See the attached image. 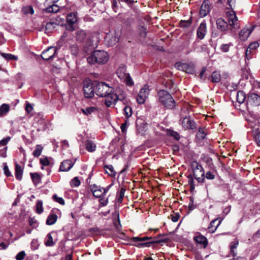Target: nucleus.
<instances>
[{
	"label": "nucleus",
	"mask_w": 260,
	"mask_h": 260,
	"mask_svg": "<svg viewBox=\"0 0 260 260\" xmlns=\"http://www.w3.org/2000/svg\"><path fill=\"white\" fill-rule=\"evenodd\" d=\"M95 93L101 98H104V104L107 107L115 106L117 102L124 99L125 94L122 93L119 95L114 92V88L105 82H98L95 83Z\"/></svg>",
	"instance_id": "f257e3e1"
},
{
	"label": "nucleus",
	"mask_w": 260,
	"mask_h": 260,
	"mask_svg": "<svg viewBox=\"0 0 260 260\" xmlns=\"http://www.w3.org/2000/svg\"><path fill=\"white\" fill-rule=\"evenodd\" d=\"M109 59L108 53L104 51L97 50H95L87 58V62L93 64L98 63L99 64H104L106 63Z\"/></svg>",
	"instance_id": "f03ea898"
},
{
	"label": "nucleus",
	"mask_w": 260,
	"mask_h": 260,
	"mask_svg": "<svg viewBox=\"0 0 260 260\" xmlns=\"http://www.w3.org/2000/svg\"><path fill=\"white\" fill-rule=\"evenodd\" d=\"M159 102L168 109H172L176 106L175 101L167 91L160 90L157 92Z\"/></svg>",
	"instance_id": "7ed1b4c3"
},
{
	"label": "nucleus",
	"mask_w": 260,
	"mask_h": 260,
	"mask_svg": "<svg viewBox=\"0 0 260 260\" xmlns=\"http://www.w3.org/2000/svg\"><path fill=\"white\" fill-rule=\"evenodd\" d=\"M191 167L193 171V175L199 182H202L204 180L205 173L202 166L196 161H193L191 164Z\"/></svg>",
	"instance_id": "20e7f679"
},
{
	"label": "nucleus",
	"mask_w": 260,
	"mask_h": 260,
	"mask_svg": "<svg viewBox=\"0 0 260 260\" xmlns=\"http://www.w3.org/2000/svg\"><path fill=\"white\" fill-rule=\"evenodd\" d=\"M226 17L231 30H236L239 28L238 19L236 13L233 10H229L226 12Z\"/></svg>",
	"instance_id": "39448f33"
},
{
	"label": "nucleus",
	"mask_w": 260,
	"mask_h": 260,
	"mask_svg": "<svg viewBox=\"0 0 260 260\" xmlns=\"http://www.w3.org/2000/svg\"><path fill=\"white\" fill-rule=\"evenodd\" d=\"M175 67L178 70L185 72L186 73L192 74L194 73V66L192 63L177 62Z\"/></svg>",
	"instance_id": "423d86ee"
},
{
	"label": "nucleus",
	"mask_w": 260,
	"mask_h": 260,
	"mask_svg": "<svg viewBox=\"0 0 260 260\" xmlns=\"http://www.w3.org/2000/svg\"><path fill=\"white\" fill-rule=\"evenodd\" d=\"M149 94V89L148 85H144L139 91L137 101L139 104H143L145 103Z\"/></svg>",
	"instance_id": "0eeeda50"
},
{
	"label": "nucleus",
	"mask_w": 260,
	"mask_h": 260,
	"mask_svg": "<svg viewBox=\"0 0 260 260\" xmlns=\"http://www.w3.org/2000/svg\"><path fill=\"white\" fill-rule=\"evenodd\" d=\"M83 91L86 98H91L95 93V85L90 83H84L83 86Z\"/></svg>",
	"instance_id": "6e6552de"
},
{
	"label": "nucleus",
	"mask_w": 260,
	"mask_h": 260,
	"mask_svg": "<svg viewBox=\"0 0 260 260\" xmlns=\"http://www.w3.org/2000/svg\"><path fill=\"white\" fill-rule=\"evenodd\" d=\"M77 21V14L74 12L68 14L67 17V28L68 30L73 31L75 29L74 24Z\"/></svg>",
	"instance_id": "1a4fd4ad"
},
{
	"label": "nucleus",
	"mask_w": 260,
	"mask_h": 260,
	"mask_svg": "<svg viewBox=\"0 0 260 260\" xmlns=\"http://www.w3.org/2000/svg\"><path fill=\"white\" fill-rule=\"evenodd\" d=\"M56 48L50 47L42 52L41 57L43 59L48 60L55 57L56 54Z\"/></svg>",
	"instance_id": "9d476101"
},
{
	"label": "nucleus",
	"mask_w": 260,
	"mask_h": 260,
	"mask_svg": "<svg viewBox=\"0 0 260 260\" xmlns=\"http://www.w3.org/2000/svg\"><path fill=\"white\" fill-rule=\"evenodd\" d=\"M182 127L185 129H193L196 128V124L189 116H186L181 120Z\"/></svg>",
	"instance_id": "9b49d317"
},
{
	"label": "nucleus",
	"mask_w": 260,
	"mask_h": 260,
	"mask_svg": "<svg viewBox=\"0 0 260 260\" xmlns=\"http://www.w3.org/2000/svg\"><path fill=\"white\" fill-rule=\"evenodd\" d=\"M90 190L96 198H102L105 195L104 188L95 184L90 185Z\"/></svg>",
	"instance_id": "f8f14e48"
},
{
	"label": "nucleus",
	"mask_w": 260,
	"mask_h": 260,
	"mask_svg": "<svg viewBox=\"0 0 260 260\" xmlns=\"http://www.w3.org/2000/svg\"><path fill=\"white\" fill-rule=\"evenodd\" d=\"M193 240L197 244H199L201 247L205 248L208 244V241L206 237L200 234H198L193 237Z\"/></svg>",
	"instance_id": "ddd939ff"
},
{
	"label": "nucleus",
	"mask_w": 260,
	"mask_h": 260,
	"mask_svg": "<svg viewBox=\"0 0 260 260\" xmlns=\"http://www.w3.org/2000/svg\"><path fill=\"white\" fill-rule=\"evenodd\" d=\"M207 33V26L205 22H202L197 30V36L199 39L202 40Z\"/></svg>",
	"instance_id": "4468645a"
},
{
	"label": "nucleus",
	"mask_w": 260,
	"mask_h": 260,
	"mask_svg": "<svg viewBox=\"0 0 260 260\" xmlns=\"http://www.w3.org/2000/svg\"><path fill=\"white\" fill-rule=\"evenodd\" d=\"M106 39L107 40L109 46H113L116 44L119 40V35L115 33L112 35H108Z\"/></svg>",
	"instance_id": "2eb2a0df"
},
{
	"label": "nucleus",
	"mask_w": 260,
	"mask_h": 260,
	"mask_svg": "<svg viewBox=\"0 0 260 260\" xmlns=\"http://www.w3.org/2000/svg\"><path fill=\"white\" fill-rule=\"evenodd\" d=\"M252 30L247 27H244L239 33V37L241 41H245L250 36Z\"/></svg>",
	"instance_id": "dca6fc26"
},
{
	"label": "nucleus",
	"mask_w": 260,
	"mask_h": 260,
	"mask_svg": "<svg viewBox=\"0 0 260 260\" xmlns=\"http://www.w3.org/2000/svg\"><path fill=\"white\" fill-rule=\"evenodd\" d=\"M74 163L70 159L63 161L60 166L59 170L61 171H68L73 166Z\"/></svg>",
	"instance_id": "f3484780"
},
{
	"label": "nucleus",
	"mask_w": 260,
	"mask_h": 260,
	"mask_svg": "<svg viewBox=\"0 0 260 260\" xmlns=\"http://www.w3.org/2000/svg\"><path fill=\"white\" fill-rule=\"evenodd\" d=\"M216 25L218 29L224 31L228 28V23L222 18H218L216 20Z\"/></svg>",
	"instance_id": "a211bd4d"
},
{
	"label": "nucleus",
	"mask_w": 260,
	"mask_h": 260,
	"mask_svg": "<svg viewBox=\"0 0 260 260\" xmlns=\"http://www.w3.org/2000/svg\"><path fill=\"white\" fill-rule=\"evenodd\" d=\"M88 34L83 30H79L76 32V40L79 42H84L87 38Z\"/></svg>",
	"instance_id": "6ab92c4d"
},
{
	"label": "nucleus",
	"mask_w": 260,
	"mask_h": 260,
	"mask_svg": "<svg viewBox=\"0 0 260 260\" xmlns=\"http://www.w3.org/2000/svg\"><path fill=\"white\" fill-rule=\"evenodd\" d=\"M165 241L164 240H157V241H145V242H141L140 243H138L135 245L137 247L141 248V247H149L152 246L153 244L154 243H158L160 242Z\"/></svg>",
	"instance_id": "aec40b11"
},
{
	"label": "nucleus",
	"mask_w": 260,
	"mask_h": 260,
	"mask_svg": "<svg viewBox=\"0 0 260 260\" xmlns=\"http://www.w3.org/2000/svg\"><path fill=\"white\" fill-rule=\"evenodd\" d=\"M248 100L255 105L260 104V96L256 93H252L248 96Z\"/></svg>",
	"instance_id": "412c9836"
},
{
	"label": "nucleus",
	"mask_w": 260,
	"mask_h": 260,
	"mask_svg": "<svg viewBox=\"0 0 260 260\" xmlns=\"http://www.w3.org/2000/svg\"><path fill=\"white\" fill-rule=\"evenodd\" d=\"M221 222V220L218 221V219L212 220L208 227L209 231L210 233H213L216 230L217 227L219 225Z\"/></svg>",
	"instance_id": "4be33fe9"
},
{
	"label": "nucleus",
	"mask_w": 260,
	"mask_h": 260,
	"mask_svg": "<svg viewBox=\"0 0 260 260\" xmlns=\"http://www.w3.org/2000/svg\"><path fill=\"white\" fill-rule=\"evenodd\" d=\"M210 12V7L208 3L204 2L201 5L200 13L203 16H206Z\"/></svg>",
	"instance_id": "5701e85b"
},
{
	"label": "nucleus",
	"mask_w": 260,
	"mask_h": 260,
	"mask_svg": "<svg viewBox=\"0 0 260 260\" xmlns=\"http://www.w3.org/2000/svg\"><path fill=\"white\" fill-rule=\"evenodd\" d=\"M15 174L16 178L18 180H21L23 175V169L21 166L17 163H15Z\"/></svg>",
	"instance_id": "b1692460"
},
{
	"label": "nucleus",
	"mask_w": 260,
	"mask_h": 260,
	"mask_svg": "<svg viewBox=\"0 0 260 260\" xmlns=\"http://www.w3.org/2000/svg\"><path fill=\"white\" fill-rule=\"evenodd\" d=\"M126 70L125 66H122L119 67L116 71V74L118 78L121 80L125 78L126 76L128 74L126 73Z\"/></svg>",
	"instance_id": "393cba45"
},
{
	"label": "nucleus",
	"mask_w": 260,
	"mask_h": 260,
	"mask_svg": "<svg viewBox=\"0 0 260 260\" xmlns=\"http://www.w3.org/2000/svg\"><path fill=\"white\" fill-rule=\"evenodd\" d=\"M239 242L237 240L232 242L230 243V252L231 255L234 257L237 255L236 249L238 246Z\"/></svg>",
	"instance_id": "a878e982"
},
{
	"label": "nucleus",
	"mask_w": 260,
	"mask_h": 260,
	"mask_svg": "<svg viewBox=\"0 0 260 260\" xmlns=\"http://www.w3.org/2000/svg\"><path fill=\"white\" fill-rule=\"evenodd\" d=\"M85 145L86 149L89 152H93L96 149V145L91 140H87L86 141Z\"/></svg>",
	"instance_id": "bb28decb"
},
{
	"label": "nucleus",
	"mask_w": 260,
	"mask_h": 260,
	"mask_svg": "<svg viewBox=\"0 0 260 260\" xmlns=\"http://www.w3.org/2000/svg\"><path fill=\"white\" fill-rule=\"evenodd\" d=\"M32 181L35 186L39 184L41 182V178L37 173H31L30 174Z\"/></svg>",
	"instance_id": "cd10ccee"
},
{
	"label": "nucleus",
	"mask_w": 260,
	"mask_h": 260,
	"mask_svg": "<svg viewBox=\"0 0 260 260\" xmlns=\"http://www.w3.org/2000/svg\"><path fill=\"white\" fill-rule=\"evenodd\" d=\"M10 107L9 105L3 104L0 106V117L5 116L10 111Z\"/></svg>",
	"instance_id": "c85d7f7f"
},
{
	"label": "nucleus",
	"mask_w": 260,
	"mask_h": 260,
	"mask_svg": "<svg viewBox=\"0 0 260 260\" xmlns=\"http://www.w3.org/2000/svg\"><path fill=\"white\" fill-rule=\"evenodd\" d=\"M57 219V216L55 214H50L47 217L46 220V224L47 225H52L54 224Z\"/></svg>",
	"instance_id": "c756f323"
},
{
	"label": "nucleus",
	"mask_w": 260,
	"mask_h": 260,
	"mask_svg": "<svg viewBox=\"0 0 260 260\" xmlns=\"http://www.w3.org/2000/svg\"><path fill=\"white\" fill-rule=\"evenodd\" d=\"M237 101L239 104H242L245 100L246 94L243 91H239L236 95Z\"/></svg>",
	"instance_id": "7c9ffc66"
},
{
	"label": "nucleus",
	"mask_w": 260,
	"mask_h": 260,
	"mask_svg": "<svg viewBox=\"0 0 260 260\" xmlns=\"http://www.w3.org/2000/svg\"><path fill=\"white\" fill-rule=\"evenodd\" d=\"M81 111L83 114L88 116L92 113L97 112L98 109L95 107H88L86 109H82Z\"/></svg>",
	"instance_id": "2f4dec72"
},
{
	"label": "nucleus",
	"mask_w": 260,
	"mask_h": 260,
	"mask_svg": "<svg viewBox=\"0 0 260 260\" xmlns=\"http://www.w3.org/2000/svg\"><path fill=\"white\" fill-rule=\"evenodd\" d=\"M45 10L47 13H55L59 11V7L57 5L53 4L46 8Z\"/></svg>",
	"instance_id": "473e14b6"
},
{
	"label": "nucleus",
	"mask_w": 260,
	"mask_h": 260,
	"mask_svg": "<svg viewBox=\"0 0 260 260\" xmlns=\"http://www.w3.org/2000/svg\"><path fill=\"white\" fill-rule=\"evenodd\" d=\"M220 74L216 71L213 72L211 75V81L213 82L218 83L220 81Z\"/></svg>",
	"instance_id": "72a5a7b5"
},
{
	"label": "nucleus",
	"mask_w": 260,
	"mask_h": 260,
	"mask_svg": "<svg viewBox=\"0 0 260 260\" xmlns=\"http://www.w3.org/2000/svg\"><path fill=\"white\" fill-rule=\"evenodd\" d=\"M0 54L7 60H17L18 58L17 56L5 53H1Z\"/></svg>",
	"instance_id": "f704fd0d"
},
{
	"label": "nucleus",
	"mask_w": 260,
	"mask_h": 260,
	"mask_svg": "<svg viewBox=\"0 0 260 260\" xmlns=\"http://www.w3.org/2000/svg\"><path fill=\"white\" fill-rule=\"evenodd\" d=\"M152 239V237H134L132 238V241L133 242H145L147 241Z\"/></svg>",
	"instance_id": "c9c22d12"
},
{
	"label": "nucleus",
	"mask_w": 260,
	"mask_h": 260,
	"mask_svg": "<svg viewBox=\"0 0 260 260\" xmlns=\"http://www.w3.org/2000/svg\"><path fill=\"white\" fill-rule=\"evenodd\" d=\"M43 210L42 201H37L36 205V212L38 214H41L43 212Z\"/></svg>",
	"instance_id": "e433bc0d"
},
{
	"label": "nucleus",
	"mask_w": 260,
	"mask_h": 260,
	"mask_svg": "<svg viewBox=\"0 0 260 260\" xmlns=\"http://www.w3.org/2000/svg\"><path fill=\"white\" fill-rule=\"evenodd\" d=\"M104 169L107 174L110 176H114L115 172L114 171L113 167L112 165H105L104 166Z\"/></svg>",
	"instance_id": "4c0bfd02"
},
{
	"label": "nucleus",
	"mask_w": 260,
	"mask_h": 260,
	"mask_svg": "<svg viewBox=\"0 0 260 260\" xmlns=\"http://www.w3.org/2000/svg\"><path fill=\"white\" fill-rule=\"evenodd\" d=\"M45 245L47 246H52L54 245V242L53 241V238L51 233H49L46 237V240L45 243Z\"/></svg>",
	"instance_id": "58836bf2"
},
{
	"label": "nucleus",
	"mask_w": 260,
	"mask_h": 260,
	"mask_svg": "<svg viewBox=\"0 0 260 260\" xmlns=\"http://www.w3.org/2000/svg\"><path fill=\"white\" fill-rule=\"evenodd\" d=\"M191 24V19H189L188 20H181L179 22V26L181 28H187L190 26Z\"/></svg>",
	"instance_id": "ea45409f"
},
{
	"label": "nucleus",
	"mask_w": 260,
	"mask_h": 260,
	"mask_svg": "<svg viewBox=\"0 0 260 260\" xmlns=\"http://www.w3.org/2000/svg\"><path fill=\"white\" fill-rule=\"evenodd\" d=\"M23 13L25 14H33L34 13V11L33 8L31 6H26L22 8V10Z\"/></svg>",
	"instance_id": "a19ab883"
},
{
	"label": "nucleus",
	"mask_w": 260,
	"mask_h": 260,
	"mask_svg": "<svg viewBox=\"0 0 260 260\" xmlns=\"http://www.w3.org/2000/svg\"><path fill=\"white\" fill-rule=\"evenodd\" d=\"M42 150H43V147L41 145H37L35 150L33 152V153H32L33 155L35 157H39L41 155Z\"/></svg>",
	"instance_id": "79ce46f5"
},
{
	"label": "nucleus",
	"mask_w": 260,
	"mask_h": 260,
	"mask_svg": "<svg viewBox=\"0 0 260 260\" xmlns=\"http://www.w3.org/2000/svg\"><path fill=\"white\" fill-rule=\"evenodd\" d=\"M125 189L122 188H121L119 192L117 195V201L119 203H121L122 202Z\"/></svg>",
	"instance_id": "37998d69"
},
{
	"label": "nucleus",
	"mask_w": 260,
	"mask_h": 260,
	"mask_svg": "<svg viewBox=\"0 0 260 260\" xmlns=\"http://www.w3.org/2000/svg\"><path fill=\"white\" fill-rule=\"evenodd\" d=\"M123 81L126 83L127 86H132L134 85V82L131 77L129 74H128L125 78H123Z\"/></svg>",
	"instance_id": "c03bdc74"
},
{
	"label": "nucleus",
	"mask_w": 260,
	"mask_h": 260,
	"mask_svg": "<svg viewBox=\"0 0 260 260\" xmlns=\"http://www.w3.org/2000/svg\"><path fill=\"white\" fill-rule=\"evenodd\" d=\"M80 184V181L77 177H74L70 182V185L72 187H78Z\"/></svg>",
	"instance_id": "a18cd8bd"
},
{
	"label": "nucleus",
	"mask_w": 260,
	"mask_h": 260,
	"mask_svg": "<svg viewBox=\"0 0 260 260\" xmlns=\"http://www.w3.org/2000/svg\"><path fill=\"white\" fill-rule=\"evenodd\" d=\"M206 136V134L205 132V130L202 128H200L197 134V137L200 140L204 139Z\"/></svg>",
	"instance_id": "49530a36"
},
{
	"label": "nucleus",
	"mask_w": 260,
	"mask_h": 260,
	"mask_svg": "<svg viewBox=\"0 0 260 260\" xmlns=\"http://www.w3.org/2000/svg\"><path fill=\"white\" fill-rule=\"evenodd\" d=\"M124 113L125 116L126 117L127 119L131 117L132 115V110L131 107L129 106H126L124 108Z\"/></svg>",
	"instance_id": "de8ad7c7"
},
{
	"label": "nucleus",
	"mask_w": 260,
	"mask_h": 260,
	"mask_svg": "<svg viewBox=\"0 0 260 260\" xmlns=\"http://www.w3.org/2000/svg\"><path fill=\"white\" fill-rule=\"evenodd\" d=\"M53 200L60 204V205H64L65 204L64 201L62 198L58 197L56 194H54L52 197Z\"/></svg>",
	"instance_id": "09e8293b"
},
{
	"label": "nucleus",
	"mask_w": 260,
	"mask_h": 260,
	"mask_svg": "<svg viewBox=\"0 0 260 260\" xmlns=\"http://www.w3.org/2000/svg\"><path fill=\"white\" fill-rule=\"evenodd\" d=\"M129 125V123L128 122V119H126V120H125L124 123H122L120 126L121 132L123 133H125L126 132V129Z\"/></svg>",
	"instance_id": "8fccbe9b"
},
{
	"label": "nucleus",
	"mask_w": 260,
	"mask_h": 260,
	"mask_svg": "<svg viewBox=\"0 0 260 260\" xmlns=\"http://www.w3.org/2000/svg\"><path fill=\"white\" fill-rule=\"evenodd\" d=\"M168 134L169 136L174 137L177 140L180 139L179 134L176 132L173 131H169Z\"/></svg>",
	"instance_id": "3c124183"
},
{
	"label": "nucleus",
	"mask_w": 260,
	"mask_h": 260,
	"mask_svg": "<svg viewBox=\"0 0 260 260\" xmlns=\"http://www.w3.org/2000/svg\"><path fill=\"white\" fill-rule=\"evenodd\" d=\"M259 46V44L257 42L251 43L247 49L253 51Z\"/></svg>",
	"instance_id": "603ef678"
},
{
	"label": "nucleus",
	"mask_w": 260,
	"mask_h": 260,
	"mask_svg": "<svg viewBox=\"0 0 260 260\" xmlns=\"http://www.w3.org/2000/svg\"><path fill=\"white\" fill-rule=\"evenodd\" d=\"M11 138L10 137H7L3 140L0 141V146H6L8 142L10 141Z\"/></svg>",
	"instance_id": "864d4df0"
},
{
	"label": "nucleus",
	"mask_w": 260,
	"mask_h": 260,
	"mask_svg": "<svg viewBox=\"0 0 260 260\" xmlns=\"http://www.w3.org/2000/svg\"><path fill=\"white\" fill-rule=\"evenodd\" d=\"M25 255L24 251H21L16 255V259L17 260H23L24 258Z\"/></svg>",
	"instance_id": "5fc2aeb1"
},
{
	"label": "nucleus",
	"mask_w": 260,
	"mask_h": 260,
	"mask_svg": "<svg viewBox=\"0 0 260 260\" xmlns=\"http://www.w3.org/2000/svg\"><path fill=\"white\" fill-rule=\"evenodd\" d=\"M196 206L194 204V201L193 198L190 197L189 199V202L188 204V208L189 210H193L195 209Z\"/></svg>",
	"instance_id": "6e6d98bb"
},
{
	"label": "nucleus",
	"mask_w": 260,
	"mask_h": 260,
	"mask_svg": "<svg viewBox=\"0 0 260 260\" xmlns=\"http://www.w3.org/2000/svg\"><path fill=\"white\" fill-rule=\"evenodd\" d=\"M140 35L142 37H145L147 35L146 28L145 27L141 26L139 28Z\"/></svg>",
	"instance_id": "4d7b16f0"
},
{
	"label": "nucleus",
	"mask_w": 260,
	"mask_h": 260,
	"mask_svg": "<svg viewBox=\"0 0 260 260\" xmlns=\"http://www.w3.org/2000/svg\"><path fill=\"white\" fill-rule=\"evenodd\" d=\"M40 163L45 166H47L49 165L50 162L47 157H42L40 158Z\"/></svg>",
	"instance_id": "13d9d810"
},
{
	"label": "nucleus",
	"mask_w": 260,
	"mask_h": 260,
	"mask_svg": "<svg viewBox=\"0 0 260 260\" xmlns=\"http://www.w3.org/2000/svg\"><path fill=\"white\" fill-rule=\"evenodd\" d=\"M252 50H250L249 49H247L245 51V59L247 60H249L251 58L252 56Z\"/></svg>",
	"instance_id": "bf43d9fd"
},
{
	"label": "nucleus",
	"mask_w": 260,
	"mask_h": 260,
	"mask_svg": "<svg viewBox=\"0 0 260 260\" xmlns=\"http://www.w3.org/2000/svg\"><path fill=\"white\" fill-rule=\"evenodd\" d=\"M231 45V44L222 45L220 48L221 50L224 52H228L229 51V48Z\"/></svg>",
	"instance_id": "052dcab7"
},
{
	"label": "nucleus",
	"mask_w": 260,
	"mask_h": 260,
	"mask_svg": "<svg viewBox=\"0 0 260 260\" xmlns=\"http://www.w3.org/2000/svg\"><path fill=\"white\" fill-rule=\"evenodd\" d=\"M188 183L191 185V188H193V179L191 175H189L187 176Z\"/></svg>",
	"instance_id": "680f3d73"
},
{
	"label": "nucleus",
	"mask_w": 260,
	"mask_h": 260,
	"mask_svg": "<svg viewBox=\"0 0 260 260\" xmlns=\"http://www.w3.org/2000/svg\"><path fill=\"white\" fill-rule=\"evenodd\" d=\"M33 110L32 106L29 104L27 103L25 107V110L28 113H30Z\"/></svg>",
	"instance_id": "e2e57ef3"
},
{
	"label": "nucleus",
	"mask_w": 260,
	"mask_h": 260,
	"mask_svg": "<svg viewBox=\"0 0 260 260\" xmlns=\"http://www.w3.org/2000/svg\"><path fill=\"white\" fill-rule=\"evenodd\" d=\"M205 176L206 178L208 179H213L215 178V175H213L210 171L207 172Z\"/></svg>",
	"instance_id": "0e129e2a"
},
{
	"label": "nucleus",
	"mask_w": 260,
	"mask_h": 260,
	"mask_svg": "<svg viewBox=\"0 0 260 260\" xmlns=\"http://www.w3.org/2000/svg\"><path fill=\"white\" fill-rule=\"evenodd\" d=\"M4 171L5 174L7 176H10L11 175V172L9 170L8 167L7 166H5L4 167Z\"/></svg>",
	"instance_id": "69168bd1"
},
{
	"label": "nucleus",
	"mask_w": 260,
	"mask_h": 260,
	"mask_svg": "<svg viewBox=\"0 0 260 260\" xmlns=\"http://www.w3.org/2000/svg\"><path fill=\"white\" fill-rule=\"evenodd\" d=\"M112 7L114 12H116L118 8L117 2L116 0H113Z\"/></svg>",
	"instance_id": "338daca9"
},
{
	"label": "nucleus",
	"mask_w": 260,
	"mask_h": 260,
	"mask_svg": "<svg viewBox=\"0 0 260 260\" xmlns=\"http://www.w3.org/2000/svg\"><path fill=\"white\" fill-rule=\"evenodd\" d=\"M256 144L260 146V132L255 136Z\"/></svg>",
	"instance_id": "774afa93"
}]
</instances>
